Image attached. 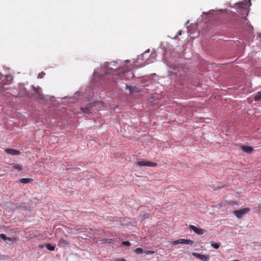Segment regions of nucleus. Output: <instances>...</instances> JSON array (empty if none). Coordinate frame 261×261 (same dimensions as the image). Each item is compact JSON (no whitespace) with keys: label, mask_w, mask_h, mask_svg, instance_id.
I'll return each mask as SVG.
<instances>
[{"label":"nucleus","mask_w":261,"mask_h":261,"mask_svg":"<svg viewBox=\"0 0 261 261\" xmlns=\"http://www.w3.org/2000/svg\"><path fill=\"white\" fill-rule=\"evenodd\" d=\"M249 27L250 28L251 30L253 29L252 26H251L250 24H249Z\"/></svg>","instance_id":"obj_38"},{"label":"nucleus","mask_w":261,"mask_h":261,"mask_svg":"<svg viewBox=\"0 0 261 261\" xmlns=\"http://www.w3.org/2000/svg\"><path fill=\"white\" fill-rule=\"evenodd\" d=\"M181 34V30H179V31H178V32H177V35H178V36L180 35Z\"/></svg>","instance_id":"obj_34"},{"label":"nucleus","mask_w":261,"mask_h":261,"mask_svg":"<svg viewBox=\"0 0 261 261\" xmlns=\"http://www.w3.org/2000/svg\"><path fill=\"white\" fill-rule=\"evenodd\" d=\"M249 21L246 18H244L243 23L244 24H248Z\"/></svg>","instance_id":"obj_28"},{"label":"nucleus","mask_w":261,"mask_h":261,"mask_svg":"<svg viewBox=\"0 0 261 261\" xmlns=\"http://www.w3.org/2000/svg\"><path fill=\"white\" fill-rule=\"evenodd\" d=\"M3 240L5 241L8 242L11 241L12 239L11 238H7L5 234L1 233L0 234V240Z\"/></svg>","instance_id":"obj_15"},{"label":"nucleus","mask_w":261,"mask_h":261,"mask_svg":"<svg viewBox=\"0 0 261 261\" xmlns=\"http://www.w3.org/2000/svg\"><path fill=\"white\" fill-rule=\"evenodd\" d=\"M122 245L129 246H130V243L128 241H123L122 242Z\"/></svg>","instance_id":"obj_27"},{"label":"nucleus","mask_w":261,"mask_h":261,"mask_svg":"<svg viewBox=\"0 0 261 261\" xmlns=\"http://www.w3.org/2000/svg\"><path fill=\"white\" fill-rule=\"evenodd\" d=\"M116 261H125V260L123 258H118V259H117Z\"/></svg>","instance_id":"obj_33"},{"label":"nucleus","mask_w":261,"mask_h":261,"mask_svg":"<svg viewBox=\"0 0 261 261\" xmlns=\"http://www.w3.org/2000/svg\"><path fill=\"white\" fill-rule=\"evenodd\" d=\"M178 35H176L175 36H174V37H173V39L174 40H176V39H177L178 38Z\"/></svg>","instance_id":"obj_36"},{"label":"nucleus","mask_w":261,"mask_h":261,"mask_svg":"<svg viewBox=\"0 0 261 261\" xmlns=\"http://www.w3.org/2000/svg\"><path fill=\"white\" fill-rule=\"evenodd\" d=\"M38 78H42V75H41V74H39L38 75Z\"/></svg>","instance_id":"obj_37"},{"label":"nucleus","mask_w":261,"mask_h":261,"mask_svg":"<svg viewBox=\"0 0 261 261\" xmlns=\"http://www.w3.org/2000/svg\"><path fill=\"white\" fill-rule=\"evenodd\" d=\"M135 252L137 253V254H141V253H142L143 252H144V250L143 249H142L141 248H136L135 250Z\"/></svg>","instance_id":"obj_23"},{"label":"nucleus","mask_w":261,"mask_h":261,"mask_svg":"<svg viewBox=\"0 0 261 261\" xmlns=\"http://www.w3.org/2000/svg\"><path fill=\"white\" fill-rule=\"evenodd\" d=\"M177 71H178L177 67H172L171 66H170L169 70L168 72V75L172 76L173 75H176L177 73Z\"/></svg>","instance_id":"obj_11"},{"label":"nucleus","mask_w":261,"mask_h":261,"mask_svg":"<svg viewBox=\"0 0 261 261\" xmlns=\"http://www.w3.org/2000/svg\"><path fill=\"white\" fill-rule=\"evenodd\" d=\"M255 101H259L261 100V91L257 92L254 97Z\"/></svg>","instance_id":"obj_18"},{"label":"nucleus","mask_w":261,"mask_h":261,"mask_svg":"<svg viewBox=\"0 0 261 261\" xmlns=\"http://www.w3.org/2000/svg\"><path fill=\"white\" fill-rule=\"evenodd\" d=\"M128 74H130L131 75V76H130V77H133V73L132 72H130V71H124L121 75H120V77H127V75Z\"/></svg>","instance_id":"obj_17"},{"label":"nucleus","mask_w":261,"mask_h":261,"mask_svg":"<svg viewBox=\"0 0 261 261\" xmlns=\"http://www.w3.org/2000/svg\"><path fill=\"white\" fill-rule=\"evenodd\" d=\"M125 89L128 90L130 94H134L139 92V89L136 86H125Z\"/></svg>","instance_id":"obj_10"},{"label":"nucleus","mask_w":261,"mask_h":261,"mask_svg":"<svg viewBox=\"0 0 261 261\" xmlns=\"http://www.w3.org/2000/svg\"><path fill=\"white\" fill-rule=\"evenodd\" d=\"M194 243V242L191 240H186L184 239H180L174 241H173L172 244L173 245H177V244H187V245H192Z\"/></svg>","instance_id":"obj_4"},{"label":"nucleus","mask_w":261,"mask_h":261,"mask_svg":"<svg viewBox=\"0 0 261 261\" xmlns=\"http://www.w3.org/2000/svg\"><path fill=\"white\" fill-rule=\"evenodd\" d=\"M91 107L90 106H86L84 107H81V109L83 112L89 114L91 113Z\"/></svg>","instance_id":"obj_14"},{"label":"nucleus","mask_w":261,"mask_h":261,"mask_svg":"<svg viewBox=\"0 0 261 261\" xmlns=\"http://www.w3.org/2000/svg\"><path fill=\"white\" fill-rule=\"evenodd\" d=\"M149 49L146 50L143 54L140 55L135 60V66L142 67L147 64L152 63L155 61L156 54L152 52L150 55Z\"/></svg>","instance_id":"obj_2"},{"label":"nucleus","mask_w":261,"mask_h":261,"mask_svg":"<svg viewBox=\"0 0 261 261\" xmlns=\"http://www.w3.org/2000/svg\"><path fill=\"white\" fill-rule=\"evenodd\" d=\"M211 246L215 249H218L220 247V245L219 244L215 243H212L211 244Z\"/></svg>","instance_id":"obj_24"},{"label":"nucleus","mask_w":261,"mask_h":261,"mask_svg":"<svg viewBox=\"0 0 261 261\" xmlns=\"http://www.w3.org/2000/svg\"><path fill=\"white\" fill-rule=\"evenodd\" d=\"M6 152L9 154L15 155L19 154V151L13 149H8L6 150Z\"/></svg>","instance_id":"obj_13"},{"label":"nucleus","mask_w":261,"mask_h":261,"mask_svg":"<svg viewBox=\"0 0 261 261\" xmlns=\"http://www.w3.org/2000/svg\"><path fill=\"white\" fill-rule=\"evenodd\" d=\"M137 165L140 167L142 166H146V167H155L156 166V164L155 163H152L149 161H147L145 160L138 161L137 162Z\"/></svg>","instance_id":"obj_6"},{"label":"nucleus","mask_w":261,"mask_h":261,"mask_svg":"<svg viewBox=\"0 0 261 261\" xmlns=\"http://www.w3.org/2000/svg\"><path fill=\"white\" fill-rule=\"evenodd\" d=\"M144 252L146 254H153L154 253V252L153 251H151V250H145Z\"/></svg>","instance_id":"obj_26"},{"label":"nucleus","mask_w":261,"mask_h":261,"mask_svg":"<svg viewBox=\"0 0 261 261\" xmlns=\"http://www.w3.org/2000/svg\"><path fill=\"white\" fill-rule=\"evenodd\" d=\"M148 217H149V215L148 214H146L143 216L144 219L148 218Z\"/></svg>","instance_id":"obj_32"},{"label":"nucleus","mask_w":261,"mask_h":261,"mask_svg":"<svg viewBox=\"0 0 261 261\" xmlns=\"http://www.w3.org/2000/svg\"><path fill=\"white\" fill-rule=\"evenodd\" d=\"M247 3L245 4V3L242 2H239L236 4V5H238L239 7L242 9V11H243V12H244V13H245L246 17L248 15V9L246 8V7H247ZM242 16L241 18H243L245 16V15H244L243 14H242Z\"/></svg>","instance_id":"obj_7"},{"label":"nucleus","mask_w":261,"mask_h":261,"mask_svg":"<svg viewBox=\"0 0 261 261\" xmlns=\"http://www.w3.org/2000/svg\"><path fill=\"white\" fill-rule=\"evenodd\" d=\"M214 10H210L209 12H207V13H205V12H203V13L204 14H213L214 13Z\"/></svg>","instance_id":"obj_29"},{"label":"nucleus","mask_w":261,"mask_h":261,"mask_svg":"<svg viewBox=\"0 0 261 261\" xmlns=\"http://www.w3.org/2000/svg\"><path fill=\"white\" fill-rule=\"evenodd\" d=\"M13 168L14 169L18 171H20L21 170V167L19 164H14L13 165Z\"/></svg>","instance_id":"obj_21"},{"label":"nucleus","mask_w":261,"mask_h":261,"mask_svg":"<svg viewBox=\"0 0 261 261\" xmlns=\"http://www.w3.org/2000/svg\"><path fill=\"white\" fill-rule=\"evenodd\" d=\"M241 149L244 152L248 153H251L253 150L252 148L248 146H242Z\"/></svg>","instance_id":"obj_12"},{"label":"nucleus","mask_w":261,"mask_h":261,"mask_svg":"<svg viewBox=\"0 0 261 261\" xmlns=\"http://www.w3.org/2000/svg\"><path fill=\"white\" fill-rule=\"evenodd\" d=\"M189 228L191 230L194 231L196 233L199 235L203 234L205 231L204 229L196 227V226L192 225H190Z\"/></svg>","instance_id":"obj_8"},{"label":"nucleus","mask_w":261,"mask_h":261,"mask_svg":"<svg viewBox=\"0 0 261 261\" xmlns=\"http://www.w3.org/2000/svg\"><path fill=\"white\" fill-rule=\"evenodd\" d=\"M200 259L203 261H208L210 259V257L208 255L201 254Z\"/></svg>","instance_id":"obj_20"},{"label":"nucleus","mask_w":261,"mask_h":261,"mask_svg":"<svg viewBox=\"0 0 261 261\" xmlns=\"http://www.w3.org/2000/svg\"><path fill=\"white\" fill-rule=\"evenodd\" d=\"M251 5V2H250V0H249L248 1V7H249Z\"/></svg>","instance_id":"obj_35"},{"label":"nucleus","mask_w":261,"mask_h":261,"mask_svg":"<svg viewBox=\"0 0 261 261\" xmlns=\"http://www.w3.org/2000/svg\"><path fill=\"white\" fill-rule=\"evenodd\" d=\"M33 181L32 178H24L20 179V182L23 184H28Z\"/></svg>","instance_id":"obj_16"},{"label":"nucleus","mask_w":261,"mask_h":261,"mask_svg":"<svg viewBox=\"0 0 261 261\" xmlns=\"http://www.w3.org/2000/svg\"><path fill=\"white\" fill-rule=\"evenodd\" d=\"M250 210V209L249 208L246 207L238 211H235L233 212V214L238 218L240 219L241 218L244 214L248 213Z\"/></svg>","instance_id":"obj_5"},{"label":"nucleus","mask_w":261,"mask_h":261,"mask_svg":"<svg viewBox=\"0 0 261 261\" xmlns=\"http://www.w3.org/2000/svg\"><path fill=\"white\" fill-rule=\"evenodd\" d=\"M232 261H239V260L236 259V260H233Z\"/></svg>","instance_id":"obj_40"},{"label":"nucleus","mask_w":261,"mask_h":261,"mask_svg":"<svg viewBox=\"0 0 261 261\" xmlns=\"http://www.w3.org/2000/svg\"><path fill=\"white\" fill-rule=\"evenodd\" d=\"M129 63V61L128 60H126L125 61V63Z\"/></svg>","instance_id":"obj_39"},{"label":"nucleus","mask_w":261,"mask_h":261,"mask_svg":"<svg viewBox=\"0 0 261 261\" xmlns=\"http://www.w3.org/2000/svg\"><path fill=\"white\" fill-rule=\"evenodd\" d=\"M46 247L48 250L50 251H54L55 249V247L54 246H53L49 244L46 245Z\"/></svg>","instance_id":"obj_22"},{"label":"nucleus","mask_w":261,"mask_h":261,"mask_svg":"<svg viewBox=\"0 0 261 261\" xmlns=\"http://www.w3.org/2000/svg\"><path fill=\"white\" fill-rule=\"evenodd\" d=\"M33 89L36 92V97L40 100H43L44 99V96L40 92V90H41V88L40 87H34L33 86Z\"/></svg>","instance_id":"obj_9"},{"label":"nucleus","mask_w":261,"mask_h":261,"mask_svg":"<svg viewBox=\"0 0 261 261\" xmlns=\"http://www.w3.org/2000/svg\"><path fill=\"white\" fill-rule=\"evenodd\" d=\"M192 255L193 256L198 258H199L200 259V257L201 255V254H199V253H196V252H193L192 253Z\"/></svg>","instance_id":"obj_25"},{"label":"nucleus","mask_w":261,"mask_h":261,"mask_svg":"<svg viewBox=\"0 0 261 261\" xmlns=\"http://www.w3.org/2000/svg\"><path fill=\"white\" fill-rule=\"evenodd\" d=\"M256 208L258 211H261V204H258Z\"/></svg>","instance_id":"obj_31"},{"label":"nucleus","mask_w":261,"mask_h":261,"mask_svg":"<svg viewBox=\"0 0 261 261\" xmlns=\"http://www.w3.org/2000/svg\"><path fill=\"white\" fill-rule=\"evenodd\" d=\"M229 203L230 204L232 205H236V204H237L236 202H235V201H232V200H231V201H229Z\"/></svg>","instance_id":"obj_30"},{"label":"nucleus","mask_w":261,"mask_h":261,"mask_svg":"<svg viewBox=\"0 0 261 261\" xmlns=\"http://www.w3.org/2000/svg\"><path fill=\"white\" fill-rule=\"evenodd\" d=\"M13 76L11 74L3 75L0 73V90L4 88V86L12 84Z\"/></svg>","instance_id":"obj_3"},{"label":"nucleus","mask_w":261,"mask_h":261,"mask_svg":"<svg viewBox=\"0 0 261 261\" xmlns=\"http://www.w3.org/2000/svg\"><path fill=\"white\" fill-rule=\"evenodd\" d=\"M100 241L102 244H110L113 242V240L112 239H103L101 240Z\"/></svg>","instance_id":"obj_19"},{"label":"nucleus","mask_w":261,"mask_h":261,"mask_svg":"<svg viewBox=\"0 0 261 261\" xmlns=\"http://www.w3.org/2000/svg\"><path fill=\"white\" fill-rule=\"evenodd\" d=\"M117 62L113 61L110 63H105L101 66V68L97 69L93 73V77L95 80L97 78H101L105 75H115L119 73L118 68L116 67Z\"/></svg>","instance_id":"obj_1"}]
</instances>
